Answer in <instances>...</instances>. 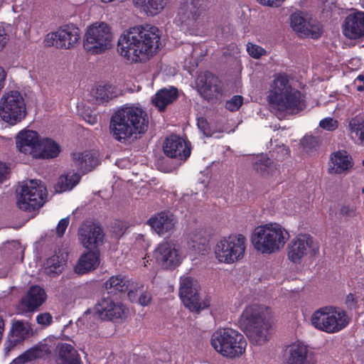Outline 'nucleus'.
<instances>
[{"instance_id":"nucleus-1","label":"nucleus","mask_w":364,"mask_h":364,"mask_svg":"<svg viewBox=\"0 0 364 364\" xmlns=\"http://www.w3.org/2000/svg\"><path fill=\"white\" fill-rule=\"evenodd\" d=\"M160 31L156 27L135 26L120 35L117 50L128 63L146 62L160 50Z\"/></svg>"},{"instance_id":"nucleus-2","label":"nucleus","mask_w":364,"mask_h":364,"mask_svg":"<svg viewBox=\"0 0 364 364\" xmlns=\"http://www.w3.org/2000/svg\"><path fill=\"white\" fill-rule=\"evenodd\" d=\"M147 127V115L142 107L126 104L112 116L109 130L116 140L125 141L134 135L144 133Z\"/></svg>"},{"instance_id":"nucleus-3","label":"nucleus","mask_w":364,"mask_h":364,"mask_svg":"<svg viewBox=\"0 0 364 364\" xmlns=\"http://www.w3.org/2000/svg\"><path fill=\"white\" fill-rule=\"evenodd\" d=\"M267 101L272 109L290 114L296 113L306 107L304 97L291 86L285 74L274 75L269 84Z\"/></svg>"},{"instance_id":"nucleus-4","label":"nucleus","mask_w":364,"mask_h":364,"mask_svg":"<svg viewBox=\"0 0 364 364\" xmlns=\"http://www.w3.org/2000/svg\"><path fill=\"white\" fill-rule=\"evenodd\" d=\"M271 311L264 306L250 304L243 311L240 322L252 344L262 346L270 338Z\"/></svg>"},{"instance_id":"nucleus-5","label":"nucleus","mask_w":364,"mask_h":364,"mask_svg":"<svg viewBox=\"0 0 364 364\" xmlns=\"http://www.w3.org/2000/svg\"><path fill=\"white\" fill-rule=\"evenodd\" d=\"M289 239V233L281 224L268 223L255 228L251 242L256 251L272 255L281 251Z\"/></svg>"},{"instance_id":"nucleus-6","label":"nucleus","mask_w":364,"mask_h":364,"mask_svg":"<svg viewBox=\"0 0 364 364\" xmlns=\"http://www.w3.org/2000/svg\"><path fill=\"white\" fill-rule=\"evenodd\" d=\"M210 343L218 354L230 359L242 356L247 347L245 337L232 328L218 329L212 334Z\"/></svg>"},{"instance_id":"nucleus-7","label":"nucleus","mask_w":364,"mask_h":364,"mask_svg":"<svg viewBox=\"0 0 364 364\" xmlns=\"http://www.w3.org/2000/svg\"><path fill=\"white\" fill-rule=\"evenodd\" d=\"M247 239L242 234H232L219 238L214 246L215 259L221 264H234L243 259Z\"/></svg>"},{"instance_id":"nucleus-8","label":"nucleus","mask_w":364,"mask_h":364,"mask_svg":"<svg viewBox=\"0 0 364 364\" xmlns=\"http://www.w3.org/2000/svg\"><path fill=\"white\" fill-rule=\"evenodd\" d=\"M114 35L109 24L96 21L86 28L83 47L91 54H101L112 48Z\"/></svg>"},{"instance_id":"nucleus-9","label":"nucleus","mask_w":364,"mask_h":364,"mask_svg":"<svg viewBox=\"0 0 364 364\" xmlns=\"http://www.w3.org/2000/svg\"><path fill=\"white\" fill-rule=\"evenodd\" d=\"M350 323L347 313L333 306H324L313 313L311 323L316 329L327 333H336L345 328Z\"/></svg>"},{"instance_id":"nucleus-10","label":"nucleus","mask_w":364,"mask_h":364,"mask_svg":"<svg viewBox=\"0 0 364 364\" xmlns=\"http://www.w3.org/2000/svg\"><path fill=\"white\" fill-rule=\"evenodd\" d=\"M26 104L22 94L16 90L5 92L0 98V118L14 126L26 116Z\"/></svg>"},{"instance_id":"nucleus-11","label":"nucleus","mask_w":364,"mask_h":364,"mask_svg":"<svg viewBox=\"0 0 364 364\" xmlns=\"http://www.w3.org/2000/svg\"><path fill=\"white\" fill-rule=\"evenodd\" d=\"M46 197V188L38 180L23 181L17 190V205L23 210H33L41 207Z\"/></svg>"},{"instance_id":"nucleus-12","label":"nucleus","mask_w":364,"mask_h":364,"mask_svg":"<svg viewBox=\"0 0 364 364\" xmlns=\"http://www.w3.org/2000/svg\"><path fill=\"white\" fill-rule=\"evenodd\" d=\"M187 255L181 244L175 240H164L154 249L153 257L164 269L180 266Z\"/></svg>"},{"instance_id":"nucleus-13","label":"nucleus","mask_w":364,"mask_h":364,"mask_svg":"<svg viewBox=\"0 0 364 364\" xmlns=\"http://www.w3.org/2000/svg\"><path fill=\"white\" fill-rule=\"evenodd\" d=\"M203 11L200 0H191L180 6L175 21L183 30L193 34L204 26Z\"/></svg>"},{"instance_id":"nucleus-14","label":"nucleus","mask_w":364,"mask_h":364,"mask_svg":"<svg viewBox=\"0 0 364 364\" xmlns=\"http://www.w3.org/2000/svg\"><path fill=\"white\" fill-rule=\"evenodd\" d=\"M287 252L288 259L299 264L306 259L315 257L319 252V245L310 235L301 234L290 241Z\"/></svg>"},{"instance_id":"nucleus-15","label":"nucleus","mask_w":364,"mask_h":364,"mask_svg":"<svg viewBox=\"0 0 364 364\" xmlns=\"http://www.w3.org/2000/svg\"><path fill=\"white\" fill-rule=\"evenodd\" d=\"M200 284L193 277L186 274L180 278L179 296L184 304L191 311H199L207 308L210 304L200 296Z\"/></svg>"},{"instance_id":"nucleus-16","label":"nucleus","mask_w":364,"mask_h":364,"mask_svg":"<svg viewBox=\"0 0 364 364\" xmlns=\"http://www.w3.org/2000/svg\"><path fill=\"white\" fill-rule=\"evenodd\" d=\"M80 39V29L71 24L65 25L55 31L48 33L44 41L47 46L60 49H71L79 43Z\"/></svg>"},{"instance_id":"nucleus-17","label":"nucleus","mask_w":364,"mask_h":364,"mask_svg":"<svg viewBox=\"0 0 364 364\" xmlns=\"http://www.w3.org/2000/svg\"><path fill=\"white\" fill-rule=\"evenodd\" d=\"M95 311L102 320L123 318L127 314V309L120 301L111 297H104L95 306Z\"/></svg>"},{"instance_id":"nucleus-18","label":"nucleus","mask_w":364,"mask_h":364,"mask_svg":"<svg viewBox=\"0 0 364 364\" xmlns=\"http://www.w3.org/2000/svg\"><path fill=\"white\" fill-rule=\"evenodd\" d=\"M290 20L291 28L301 36L314 39L320 37L322 30L320 23L316 20L313 18L307 20L299 14H293Z\"/></svg>"},{"instance_id":"nucleus-19","label":"nucleus","mask_w":364,"mask_h":364,"mask_svg":"<svg viewBox=\"0 0 364 364\" xmlns=\"http://www.w3.org/2000/svg\"><path fill=\"white\" fill-rule=\"evenodd\" d=\"M78 237L84 247L93 250L102 243L103 233L97 225L92 222H85L79 228Z\"/></svg>"},{"instance_id":"nucleus-20","label":"nucleus","mask_w":364,"mask_h":364,"mask_svg":"<svg viewBox=\"0 0 364 364\" xmlns=\"http://www.w3.org/2000/svg\"><path fill=\"white\" fill-rule=\"evenodd\" d=\"M40 139L37 132L23 129L16 136V149L20 153L34 158Z\"/></svg>"},{"instance_id":"nucleus-21","label":"nucleus","mask_w":364,"mask_h":364,"mask_svg":"<svg viewBox=\"0 0 364 364\" xmlns=\"http://www.w3.org/2000/svg\"><path fill=\"white\" fill-rule=\"evenodd\" d=\"M164 154L170 158L186 159L191 154V149L183 138L176 135L167 137L164 143Z\"/></svg>"},{"instance_id":"nucleus-22","label":"nucleus","mask_w":364,"mask_h":364,"mask_svg":"<svg viewBox=\"0 0 364 364\" xmlns=\"http://www.w3.org/2000/svg\"><path fill=\"white\" fill-rule=\"evenodd\" d=\"M343 34L348 38L356 39L364 35V12L348 15L343 26Z\"/></svg>"},{"instance_id":"nucleus-23","label":"nucleus","mask_w":364,"mask_h":364,"mask_svg":"<svg viewBox=\"0 0 364 364\" xmlns=\"http://www.w3.org/2000/svg\"><path fill=\"white\" fill-rule=\"evenodd\" d=\"M329 173L331 174L343 173L353 166L351 156L344 150H339L331 155Z\"/></svg>"},{"instance_id":"nucleus-24","label":"nucleus","mask_w":364,"mask_h":364,"mask_svg":"<svg viewBox=\"0 0 364 364\" xmlns=\"http://www.w3.org/2000/svg\"><path fill=\"white\" fill-rule=\"evenodd\" d=\"M46 291L39 286L31 287L26 296L22 299L21 306L23 311H32L41 306L46 300Z\"/></svg>"},{"instance_id":"nucleus-25","label":"nucleus","mask_w":364,"mask_h":364,"mask_svg":"<svg viewBox=\"0 0 364 364\" xmlns=\"http://www.w3.org/2000/svg\"><path fill=\"white\" fill-rule=\"evenodd\" d=\"M151 228L159 235H164L173 231L176 220L173 215L166 213H160L148 221Z\"/></svg>"},{"instance_id":"nucleus-26","label":"nucleus","mask_w":364,"mask_h":364,"mask_svg":"<svg viewBox=\"0 0 364 364\" xmlns=\"http://www.w3.org/2000/svg\"><path fill=\"white\" fill-rule=\"evenodd\" d=\"M73 164L82 173L92 171L99 164L97 152H76L73 154Z\"/></svg>"},{"instance_id":"nucleus-27","label":"nucleus","mask_w":364,"mask_h":364,"mask_svg":"<svg viewBox=\"0 0 364 364\" xmlns=\"http://www.w3.org/2000/svg\"><path fill=\"white\" fill-rule=\"evenodd\" d=\"M287 354L289 364H312L309 360L307 346L300 341L288 346Z\"/></svg>"},{"instance_id":"nucleus-28","label":"nucleus","mask_w":364,"mask_h":364,"mask_svg":"<svg viewBox=\"0 0 364 364\" xmlns=\"http://www.w3.org/2000/svg\"><path fill=\"white\" fill-rule=\"evenodd\" d=\"M61 151L60 145L50 138H41L33 159H50L57 157Z\"/></svg>"},{"instance_id":"nucleus-29","label":"nucleus","mask_w":364,"mask_h":364,"mask_svg":"<svg viewBox=\"0 0 364 364\" xmlns=\"http://www.w3.org/2000/svg\"><path fill=\"white\" fill-rule=\"evenodd\" d=\"M100 259L98 252L90 251L82 254L75 266V272L84 274L96 269L100 265Z\"/></svg>"},{"instance_id":"nucleus-30","label":"nucleus","mask_w":364,"mask_h":364,"mask_svg":"<svg viewBox=\"0 0 364 364\" xmlns=\"http://www.w3.org/2000/svg\"><path fill=\"white\" fill-rule=\"evenodd\" d=\"M51 353L50 347L46 343H40L38 345L28 349L23 354L13 360V364H24L43 358Z\"/></svg>"},{"instance_id":"nucleus-31","label":"nucleus","mask_w":364,"mask_h":364,"mask_svg":"<svg viewBox=\"0 0 364 364\" xmlns=\"http://www.w3.org/2000/svg\"><path fill=\"white\" fill-rule=\"evenodd\" d=\"M178 97V91L175 87L164 88L159 90L151 98L154 105L159 110L164 111L168 105Z\"/></svg>"},{"instance_id":"nucleus-32","label":"nucleus","mask_w":364,"mask_h":364,"mask_svg":"<svg viewBox=\"0 0 364 364\" xmlns=\"http://www.w3.org/2000/svg\"><path fill=\"white\" fill-rule=\"evenodd\" d=\"M253 167L255 171L264 176H273L277 173L278 170L277 164L264 154L257 156L253 162Z\"/></svg>"},{"instance_id":"nucleus-33","label":"nucleus","mask_w":364,"mask_h":364,"mask_svg":"<svg viewBox=\"0 0 364 364\" xmlns=\"http://www.w3.org/2000/svg\"><path fill=\"white\" fill-rule=\"evenodd\" d=\"M80 175L74 172H68L60 176L54 186L56 193H63L72 190L80 181Z\"/></svg>"},{"instance_id":"nucleus-34","label":"nucleus","mask_w":364,"mask_h":364,"mask_svg":"<svg viewBox=\"0 0 364 364\" xmlns=\"http://www.w3.org/2000/svg\"><path fill=\"white\" fill-rule=\"evenodd\" d=\"M58 364H80V358L74 347L68 343L59 346Z\"/></svg>"},{"instance_id":"nucleus-35","label":"nucleus","mask_w":364,"mask_h":364,"mask_svg":"<svg viewBox=\"0 0 364 364\" xmlns=\"http://www.w3.org/2000/svg\"><path fill=\"white\" fill-rule=\"evenodd\" d=\"M215 80V77L210 73L199 75L196 78L198 90L204 97L209 98L213 95V91L215 90L213 86Z\"/></svg>"},{"instance_id":"nucleus-36","label":"nucleus","mask_w":364,"mask_h":364,"mask_svg":"<svg viewBox=\"0 0 364 364\" xmlns=\"http://www.w3.org/2000/svg\"><path fill=\"white\" fill-rule=\"evenodd\" d=\"M130 281L122 275L111 277L105 283V288L109 293L129 291Z\"/></svg>"},{"instance_id":"nucleus-37","label":"nucleus","mask_w":364,"mask_h":364,"mask_svg":"<svg viewBox=\"0 0 364 364\" xmlns=\"http://www.w3.org/2000/svg\"><path fill=\"white\" fill-rule=\"evenodd\" d=\"M350 138L357 144L364 145V120L355 117L348 123Z\"/></svg>"},{"instance_id":"nucleus-38","label":"nucleus","mask_w":364,"mask_h":364,"mask_svg":"<svg viewBox=\"0 0 364 364\" xmlns=\"http://www.w3.org/2000/svg\"><path fill=\"white\" fill-rule=\"evenodd\" d=\"M207 240L205 237L194 235L191 237L189 245V255L192 260L198 259L200 255H205L207 249Z\"/></svg>"},{"instance_id":"nucleus-39","label":"nucleus","mask_w":364,"mask_h":364,"mask_svg":"<svg viewBox=\"0 0 364 364\" xmlns=\"http://www.w3.org/2000/svg\"><path fill=\"white\" fill-rule=\"evenodd\" d=\"M167 0H135L138 6H144L146 11L150 15H156L164 9Z\"/></svg>"},{"instance_id":"nucleus-40","label":"nucleus","mask_w":364,"mask_h":364,"mask_svg":"<svg viewBox=\"0 0 364 364\" xmlns=\"http://www.w3.org/2000/svg\"><path fill=\"white\" fill-rule=\"evenodd\" d=\"M97 102L99 103L107 102L110 99L117 96L114 87L112 85H100L98 86L93 93Z\"/></svg>"},{"instance_id":"nucleus-41","label":"nucleus","mask_w":364,"mask_h":364,"mask_svg":"<svg viewBox=\"0 0 364 364\" xmlns=\"http://www.w3.org/2000/svg\"><path fill=\"white\" fill-rule=\"evenodd\" d=\"M64 264L65 259L63 257L55 255L47 259L46 269H47V272L49 274H58L63 270Z\"/></svg>"},{"instance_id":"nucleus-42","label":"nucleus","mask_w":364,"mask_h":364,"mask_svg":"<svg viewBox=\"0 0 364 364\" xmlns=\"http://www.w3.org/2000/svg\"><path fill=\"white\" fill-rule=\"evenodd\" d=\"M318 144V140L316 137L306 135L301 141V145L304 151L309 154L316 149Z\"/></svg>"},{"instance_id":"nucleus-43","label":"nucleus","mask_w":364,"mask_h":364,"mask_svg":"<svg viewBox=\"0 0 364 364\" xmlns=\"http://www.w3.org/2000/svg\"><path fill=\"white\" fill-rule=\"evenodd\" d=\"M246 50L248 54L255 59H259L267 55V50L264 48L252 43H248L247 44Z\"/></svg>"},{"instance_id":"nucleus-44","label":"nucleus","mask_w":364,"mask_h":364,"mask_svg":"<svg viewBox=\"0 0 364 364\" xmlns=\"http://www.w3.org/2000/svg\"><path fill=\"white\" fill-rule=\"evenodd\" d=\"M128 296L132 301H137L144 306H148L151 300V296L148 292H142L139 297L136 299V294L132 290H129Z\"/></svg>"},{"instance_id":"nucleus-45","label":"nucleus","mask_w":364,"mask_h":364,"mask_svg":"<svg viewBox=\"0 0 364 364\" xmlns=\"http://www.w3.org/2000/svg\"><path fill=\"white\" fill-rule=\"evenodd\" d=\"M319 127L324 130L333 132L338 127V122L332 117H326L320 121Z\"/></svg>"},{"instance_id":"nucleus-46","label":"nucleus","mask_w":364,"mask_h":364,"mask_svg":"<svg viewBox=\"0 0 364 364\" xmlns=\"http://www.w3.org/2000/svg\"><path fill=\"white\" fill-rule=\"evenodd\" d=\"M9 30L10 26L9 25L0 24V51L5 48L9 41Z\"/></svg>"},{"instance_id":"nucleus-47","label":"nucleus","mask_w":364,"mask_h":364,"mask_svg":"<svg viewBox=\"0 0 364 364\" xmlns=\"http://www.w3.org/2000/svg\"><path fill=\"white\" fill-rule=\"evenodd\" d=\"M243 103V97L240 95H235L226 102V108L231 111L235 112L240 109Z\"/></svg>"},{"instance_id":"nucleus-48","label":"nucleus","mask_w":364,"mask_h":364,"mask_svg":"<svg viewBox=\"0 0 364 364\" xmlns=\"http://www.w3.org/2000/svg\"><path fill=\"white\" fill-rule=\"evenodd\" d=\"M198 127L203 134L207 136H212L213 132L210 130V126L207 120L203 117L198 119Z\"/></svg>"},{"instance_id":"nucleus-49","label":"nucleus","mask_w":364,"mask_h":364,"mask_svg":"<svg viewBox=\"0 0 364 364\" xmlns=\"http://www.w3.org/2000/svg\"><path fill=\"white\" fill-rule=\"evenodd\" d=\"M36 321L38 324L47 326L52 323L53 316L49 313H42L37 316Z\"/></svg>"},{"instance_id":"nucleus-50","label":"nucleus","mask_w":364,"mask_h":364,"mask_svg":"<svg viewBox=\"0 0 364 364\" xmlns=\"http://www.w3.org/2000/svg\"><path fill=\"white\" fill-rule=\"evenodd\" d=\"M358 301L359 296L352 293L348 294L346 299V304L350 309H355L358 306Z\"/></svg>"},{"instance_id":"nucleus-51","label":"nucleus","mask_w":364,"mask_h":364,"mask_svg":"<svg viewBox=\"0 0 364 364\" xmlns=\"http://www.w3.org/2000/svg\"><path fill=\"white\" fill-rule=\"evenodd\" d=\"M340 213L343 216L353 218L356 215V208L351 205H343L341 207Z\"/></svg>"},{"instance_id":"nucleus-52","label":"nucleus","mask_w":364,"mask_h":364,"mask_svg":"<svg viewBox=\"0 0 364 364\" xmlns=\"http://www.w3.org/2000/svg\"><path fill=\"white\" fill-rule=\"evenodd\" d=\"M68 224H69V218H63L59 221V223L57 225V228H56L57 234L59 236H62L64 234L66 228L68 226Z\"/></svg>"},{"instance_id":"nucleus-53","label":"nucleus","mask_w":364,"mask_h":364,"mask_svg":"<svg viewBox=\"0 0 364 364\" xmlns=\"http://www.w3.org/2000/svg\"><path fill=\"white\" fill-rule=\"evenodd\" d=\"M13 333L16 335V337H21L23 335L24 331V324L21 321H16L14 323L12 327Z\"/></svg>"},{"instance_id":"nucleus-54","label":"nucleus","mask_w":364,"mask_h":364,"mask_svg":"<svg viewBox=\"0 0 364 364\" xmlns=\"http://www.w3.org/2000/svg\"><path fill=\"white\" fill-rule=\"evenodd\" d=\"M259 4L270 6H279L284 0H257Z\"/></svg>"},{"instance_id":"nucleus-55","label":"nucleus","mask_w":364,"mask_h":364,"mask_svg":"<svg viewBox=\"0 0 364 364\" xmlns=\"http://www.w3.org/2000/svg\"><path fill=\"white\" fill-rule=\"evenodd\" d=\"M6 173L7 167L4 163L0 161V184L5 181Z\"/></svg>"},{"instance_id":"nucleus-56","label":"nucleus","mask_w":364,"mask_h":364,"mask_svg":"<svg viewBox=\"0 0 364 364\" xmlns=\"http://www.w3.org/2000/svg\"><path fill=\"white\" fill-rule=\"evenodd\" d=\"M84 119L91 125H94L97 122V117L96 114H87L84 116Z\"/></svg>"},{"instance_id":"nucleus-57","label":"nucleus","mask_w":364,"mask_h":364,"mask_svg":"<svg viewBox=\"0 0 364 364\" xmlns=\"http://www.w3.org/2000/svg\"><path fill=\"white\" fill-rule=\"evenodd\" d=\"M17 339L14 341L9 340L5 343V351L7 354L16 345Z\"/></svg>"},{"instance_id":"nucleus-58","label":"nucleus","mask_w":364,"mask_h":364,"mask_svg":"<svg viewBox=\"0 0 364 364\" xmlns=\"http://www.w3.org/2000/svg\"><path fill=\"white\" fill-rule=\"evenodd\" d=\"M356 81H359L360 82L363 83V85H358L357 86V90L359 91V92H363L364 91V74H362V75H359L356 79L355 80V82Z\"/></svg>"},{"instance_id":"nucleus-59","label":"nucleus","mask_w":364,"mask_h":364,"mask_svg":"<svg viewBox=\"0 0 364 364\" xmlns=\"http://www.w3.org/2000/svg\"><path fill=\"white\" fill-rule=\"evenodd\" d=\"M100 1L103 3L107 4V3H111V2H114V1L124 2L126 0H100Z\"/></svg>"},{"instance_id":"nucleus-60","label":"nucleus","mask_w":364,"mask_h":364,"mask_svg":"<svg viewBox=\"0 0 364 364\" xmlns=\"http://www.w3.org/2000/svg\"><path fill=\"white\" fill-rule=\"evenodd\" d=\"M87 316H88V315L86 314L85 315H84V316H82V318H81V320H82V321H86V320L87 319Z\"/></svg>"},{"instance_id":"nucleus-61","label":"nucleus","mask_w":364,"mask_h":364,"mask_svg":"<svg viewBox=\"0 0 364 364\" xmlns=\"http://www.w3.org/2000/svg\"><path fill=\"white\" fill-rule=\"evenodd\" d=\"M362 164H363V166H364V159L363 160Z\"/></svg>"}]
</instances>
